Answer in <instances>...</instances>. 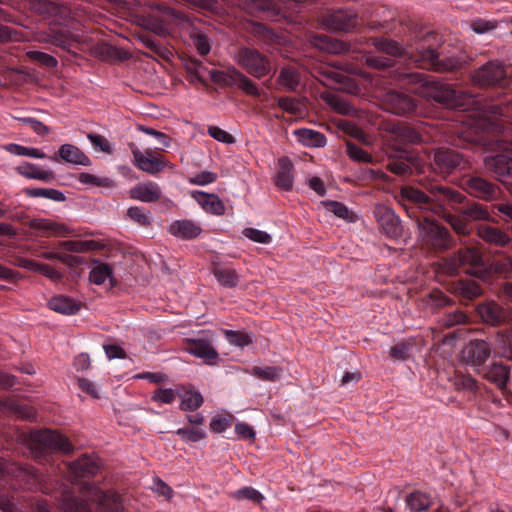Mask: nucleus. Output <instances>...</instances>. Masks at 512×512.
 Instances as JSON below:
<instances>
[{
    "mask_svg": "<svg viewBox=\"0 0 512 512\" xmlns=\"http://www.w3.org/2000/svg\"><path fill=\"white\" fill-rule=\"evenodd\" d=\"M407 79L408 83L420 84L416 93L421 97L433 100L447 108L469 112L472 129L482 133H500L503 131V120L499 116L510 115L512 102L505 104L483 103L476 95L457 91L451 85L435 80H428L423 73L400 74L399 80Z\"/></svg>",
    "mask_w": 512,
    "mask_h": 512,
    "instance_id": "obj_1",
    "label": "nucleus"
},
{
    "mask_svg": "<svg viewBox=\"0 0 512 512\" xmlns=\"http://www.w3.org/2000/svg\"><path fill=\"white\" fill-rule=\"evenodd\" d=\"M421 184L429 195L415 187L404 186L400 190L399 201L403 202V205L410 203L422 210L431 211L443 217L456 233L468 235L472 230L471 222L459 213L458 209V205L466 197L459 191L438 185L434 181L427 180Z\"/></svg>",
    "mask_w": 512,
    "mask_h": 512,
    "instance_id": "obj_2",
    "label": "nucleus"
},
{
    "mask_svg": "<svg viewBox=\"0 0 512 512\" xmlns=\"http://www.w3.org/2000/svg\"><path fill=\"white\" fill-rule=\"evenodd\" d=\"M308 0H237L238 6L246 13L255 15L265 13L268 17L283 18L297 23V15Z\"/></svg>",
    "mask_w": 512,
    "mask_h": 512,
    "instance_id": "obj_3",
    "label": "nucleus"
},
{
    "mask_svg": "<svg viewBox=\"0 0 512 512\" xmlns=\"http://www.w3.org/2000/svg\"><path fill=\"white\" fill-rule=\"evenodd\" d=\"M32 449L37 458L46 459L53 452H72L73 445L59 432L45 429L32 435Z\"/></svg>",
    "mask_w": 512,
    "mask_h": 512,
    "instance_id": "obj_4",
    "label": "nucleus"
},
{
    "mask_svg": "<svg viewBox=\"0 0 512 512\" xmlns=\"http://www.w3.org/2000/svg\"><path fill=\"white\" fill-rule=\"evenodd\" d=\"M498 153L484 158V166L501 182L512 179V141L497 139Z\"/></svg>",
    "mask_w": 512,
    "mask_h": 512,
    "instance_id": "obj_5",
    "label": "nucleus"
},
{
    "mask_svg": "<svg viewBox=\"0 0 512 512\" xmlns=\"http://www.w3.org/2000/svg\"><path fill=\"white\" fill-rule=\"evenodd\" d=\"M410 58L418 68L441 73L453 72L463 66V61L458 57H447L440 60L438 53L432 48H417L416 52L412 53Z\"/></svg>",
    "mask_w": 512,
    "mask_h": 512,
    "instance_id": "obj_6",
    "label": "nucleus"
},
{
    "mask_svg": "<svg viewBox=\"0 0 512 512\" xmlns=\"http://www.w3.org/2000/svg\"><path fill=\"white\" fill-rule=\"evenodd\" d=\"M0 473L10 477L14 481L13 485L21 489L31 490L42 481V474L33 466L9 462L2 457H0Z\"/></svg>",
    "mask_w": 512,
    "mask_h": 512,
    "instance_id": "obj_7",
    "label": "nucleus"
},
{
    "mask_svg": "<svg viewBox=\"0 0 512 512\" xmlns=\"http://www.w3.org/2000/svg\"><path fill=\"white\" fill-rule=\"evenodd\" d=\"M419 236L424 245L434 251H444L452 246V238L449 231L438 224L434 219L423 216L418 220Z\"/></svg>",
    "mask_w": 512,
    "mask_h": 512,
    "instance_id": "obj_8",
    "label": "nucleus"
},
{
    "mask_svg": "<svg viewBox=\"0 0 512 512\" xmlns=\"http://www.w3.org/2000/svg\"><path fill=\"white\" fill-rule=\"evenodd\" d=\"M92 247V241H59L54 251L43 252L41 253V257L47 260L57 259L70 267H77L78 265L83 263V259L79 256L70 255L66 252L80 253L88 251L92 249Z\"/></svg>",
    "mask_w": 512,
    "mask_h": 512,
    "instance_id": "obj_9",
    "label": "nucleus"
},
{
    "mask_svg": "<svg viewBox=\"0 0 512 512\" xmlns=\"http://www.w3.org/2000/svg\"><path fill=\"white\" fill-rule=\"evenodd\" d=\"M236 60L253 77L262 78L270 72V61L255 48L241 47L236 54Z\"/></svg>",
    "mask_w": 512,
    "mask_h": 512,
    "instance_id": "obj_10",
    "label": "nucleus"
},
{
    "mask_svg": "<svg viewBox=\"0 0 512 512\" xmlns=\"http://www.w3.org/2000/svg\"><path fill=\"white\" fill-rule=\"evenodd\" d=\"M470 163L458 151L449 148H439L434 154V169L443 176L456 170H465Z\"/></svg>",
    "mask_w": 512,
    "mask_h": 512,
    "instance_id": "obj_11",
    "label": "nucleus"
},
{
    "mask_svg": "<svg viewBox=\"0 0 512 512\" xmlns=\"http://www.w3.org/2000/svg\"><path fill=\"white\" fill-rule=\"evenodd\" d=\"M461 187L470 196L487 202L498 199L501 194V189L498 185L481 176H468L464 178Z\"/></svg>",
    "mask_w": 512,
    "mask_h": 512,
    "instance_id": "obj_12",
    "label": "nucleus"
},
{
    "mask_svg": "<svg viewBox=\"0 0 512 512\" xmlns=\"http://www.w3.org/2000/svg\"><path fill=\"white\" fill-rule=\"evenodd\" d=\"M505 78V66L498 61L487 62L471 75L473 84L479 87L500 86Z\"/></svg>",
    "mask_w": 512,
    "mask_h": 512,
    "instance_id": "obj_13",
    "label": "nucleus"
},
{
    "mask_svg": "<svg viewBox=\"0 0 512 512\" xmlns=\"http://www.w3.org/2000/svg\"><path fill=\"white\" fill-rule=\"evenodd\" d=\"M211 80L220 85H236L239 89L250 96L259 97L260 89L247 76L242 72L233 70L232 73L227 74L222 71H211Z\"/></svg>",
    "mask_w": 512,
    "mask_h": 512,
    "instance_id": "obj_14",
    "label": "nucleus"
},
{
    "mask_svg": "<svg viewBox=\"0 0 512 512\" xmlns=\"http://www.w3.org/2000/svg\"><path fill=\"white\" fill-rule=\"evenodd\" d=\"M157 15H153L148 23L149 30L157 36H167L173 25L180 19V14L165 4H157Z\"/></svg>",
    "mask_w": 512,
    "mask_h": 512,
    "instance_id": "obj_15",
    "label": "nucleus"
},
{
    "mask_svg": "<svg viewBox=\"0 0 512 512\" xmlns=\"http://www.w3.org/2000/svg\"><path fill=\"white\" fill-rule=\"evenodd\" d=\"M382 105L385 110L402 116L408 115L415 110L416 100L406 93L389 90L383 95Z\"/></svg>",
    "mask_w": 512,
    "mask_h": 512,
    "instance_id": "obj_16",
    "label": "nucleus"
},
{
    "mask_svg": "<svg viewBox=\"0 0 512 512\" xmlns=\"http://www.w3.org/2000/svg\"><path fill=\"white\" fill-rule=\"evenodd\" d=\"M185 350L195 357L203 359L207 364L215 363L219 356L213 346V338L208 334H204L198 338L186 339Z\"/></svg>",
    "mask_w": 512,
    "mask_h": 512,
    "instance_id": "obj_17",
    "label": "nucleus"
},
{
    "mask_svg": "<svg viewBox=\"0 0 512 512\" xmlns=\"http://www.w3.org/2000/svg\"><path fill=\"white\" fill-rule=\"evenodd\" d=\"M374 216L385 235L391 239L402 236V225L399 217L386 205H376Z\"/></svg>",
    "mask_w": 512,
    "mask_h": 512,
    "instance_id": "obj_18",
    "label": "nucleus"
},
{
    "mask_svg": "<svg viewBox=\"0 0 512 512\" xmlns=\"http://www.w3.org/2000/svg\"><path fill=\"white\" fill-rule=\"evenodd\" d=\"M357 24L356 15L343 9L322 11V28L347 31Z\"/></svg>",
    "mask_w": 512,
    "mask_h": 512,
    "instance_id": "obj_19",
    "label": "nucleus"
},
{
    "mask_svg": "<svg viewBox=\"0 0 512 512\" xmlns=\"http://www.w3.org/2000/svg\"><path fill=\"white\" fill-rule=\"evenodd\" d=\"M68 472L73 482L91 478L100 470L98 459L94 456L83 454L75 461L68 464Z\"/></svg>",
    "mask_w": 512,
    "mask_h": 512,
    "instance_id": "obj_20",
    "label": "nucleus"
},
{
    "mask_svg": "<svg viewBox=\"0 0 512 512\" xmlns=\"http://www.w3.org/2000/svg\"><path fill=\"white\" fill-rule=\"evenodd\" d=\"M132 154L136 167L148 174L156 175L166 166L164 157L150 149L141 152L138 148H134Z\"/></svg>",
    "mask_w": 512,
    "mask_h": 512,
    "instance_id": "obj_21",
    "label": "nucleus"
},
{
    "mask_svg": "<svg viewBox=\"0 0 512 512\" xmlns=\"http://www.w3.org/2000/svg\"><path fill=\"white\" fill-rule=\"evenodd\" d=\"M491 354L490 344L484 340L470 341L462 350V359L465 363L479 367L482 366Z\"/></svg>",
    "mask_w": 512,
    "mask_h": 512,
    "instance_id": "obj_22",
    "label": "nucleus"
},
{
    "mask_svg": "<svg viewBox=\"0 0 512 512\" xmlns=\"http://www.w3.org/2000/svg\"><path fill=\"white\" fill-rule=\"evenodd\" d=\"M462 269L473 276L482 277L485 273V265L482 254L475 247H466L458 252Z\"/></svg>",
    "mask_w": 512,
    "mask_h": 512,
    "instance_id": "obj_23",
    "label": "nucleus"
},
{
    "mask_svg": "<svg viewBox=\"0 0 512 512\" xmlns=\"http://www.w3.org/2000/svg\"><path fill=\"white\" fill-rule=\"evenodd\" d=\"M507 309L497 302L485 301L476 307V312L482 321L491 326L507 324Z\"/></svg>",
    "mask_w": 512,
    "mask_h": 512,
    "instance_id": "obj_24",
    "label": "nucleus"
},
{
    "mask_svg": "<svg viewBox=\"0 0 512 512\" xmlns=\"http://www.w3.org/2000/svg\"><path fill=\"white\" fill-rule=\"evenodd\" d=\"M385 130L390 140L399 145L416 144L421 141L419 132L404 122L388 123Z\"/></svg>",
    "mask_w": 512,
    "mask_h": 512,
    "instance_id": "obj_25",
    "label": "nucleus"
},
{
    "mask_svg": "<svg viewBox=\"0 0 512 512\" xmlns=\"http://www.w3.org/2000/svg\"><path fill=\"white\" fill-rule=\"evenodd\" d=\"M30 227L37 230L45 237H66L73 233V230L65 224L44 218H36L30 221Z\"/></svg>",
    "mask_w": 512,
    "mask_h": 512,
    "instance_id": "obj_26",
    "label": "nucleus"
},
{
    "mask_svg": "<svg viewBox=\"0 0 512 512\" xmlns=\"http://www.w3.org/2000/svg\"><path fill=\"white\" fill-rule=\"evenodd\" d=\"M50 159L55 162L63 160L64 162L75 165H91V160L89 159V157L86 156L78 147L72 144L61 145L58 149V152L51 156Z\"/></svg>",
    "mask_w": 512,
    "mask_h": 512,
    "instance_id": "obj_27",
    "label": "nucleus"
},
{
    "mask_svg": "<svg viewBox=\"0 0 512 512\" xmlns=\"http://www.w3.org/2000/svg\"><path fill=\"white\" fill-rule=\"evenodd\" d=\"M482 376L493 383L498 389L504 391L510 376V368L502 363L493 362L482 370Z\"/></svg>",
    "mask_w": 512,
    "mask_h": 512,
    "instance_id": "obj_28",
    "label": "nucleus"
},
{
    "mask_svg": "<svg viewBox=\"0 0 512 512\" xmlns=\"http://www.w3.org/2000/svg\"><path fill=\"white\" fill-rule=\"evenodd\" d=\"M210 33L211 29L209 27L200 24H192L190 27L189 36L191 42L201 56L208 55L211 50Z\"/></svg>",
    "mask_w": 512,
    "mask_h": 512,
    "instance_id": "obj_29",
    "label": "nucleus"
},
{
    "mask_svg": "<svg viewBox=\"0 0 512 512\" xmlns=\"http://www.w3.org/2000/svg\"><path fill=\"white\" fill-rule=\"evenodd\" d=\"M130 197L145 203L157 202L162 197L159 185L153 181L138 183L130 190Z\"/></svg>",
    "mask_w": 512,
    "mask_h": 512,
    "instance_id": "obj_30",
    "label": "nucleus"
},
{
    "mask_svg": "<svg viewBox=\"0 0 512 512\" xmlns=\"http://www.w3.org/2000/svg\"><path fill=\"white\" fill-rule=\"evenodd\" d=\"M192 197L208 213L222 215L225 212V205L215 194H208L203 191H193Z\"/></svg>",
    "mask_w": 512,
    "mask_h": 512,
    "instance_id": "obj_31",
    "label": "nucleus"
},
{
    "mask_svg": "<svg viewBox=\"0 0 512 512\" xmlns=\"http://www.w3.org/2000/svg\"><path fill=\"white\" fill-rule=\"evenodd\" d=\"M477 234L485 242L499 247L506 246L511 240L504 231L489 225H480Z\"/></svg>",
    "mask_w": 512,
    "mask_h": 512,
    "instance_id": "obj_32",
    "label": "nucleus"
},
{
    "mask_svg": "<svg viewBox=\"0 0 512 512\" xmlns=\"http://www.w3.org/2000/svg\"><path fill=\"white\" fill-rule=\"evenodd\" d=\"M201 227L192 220H177L170 227L169 232L185 240L194 239L200 235Z\"/></svg>",
    "mask_w": 512,
    "mask_h": 512,
    "instance_id": "obj_33",
    "label": "nucleus"
},
{
    "mask_svg": "<svg viewBox=\"0 0 512 512\" xmlns=\"http://www.w3.org/2000/svg\"><path fill=\"white\" fill-rule=\"evenodd\" d=\"M278 165L279 170L275 177V184L278 188L289 191L293 186V164L289 158L282 157L279 159Z\"/></svg>",
    "mask_w": 512,
    "mask_h": 512,
    "instance_id": "obj_34",
    "label": "nucleus"
},
{
    "mask_svg": "<svg viewBox=\"0 0 512 512\" xmlns=\"http://www.w3.org/2000/svg\"><path fill=\"white\" fill-rule=\"evenodd\" d=\"M48 306L51 310L65 315L76 314L80 310L78 302L63 295L52 297L48 302Z\"/></svg>",
    "mask_w": 512,
    "mask_h": 512,
    "instance_id": "obj_35",
    "label": "nucleus"
},
{
    "mask_svg": "<svg viewBox=\"0 0 512 512\" xmlns=\"http://www.w3.org/2000/svg\"><path fill=\"white\" fill-rule=\"evenodd\" d=\"M19 174L29 179H36L43 182H51L55 178V174L50 170H43L33 163H24L17 168Z\"/></svg>",
    "mask_w": 512,
    "mask_h": 512,
    "instance_id": "obj_36",
    "label": "nucleus"
},
{
    "mask_svg": "<svg viewBox=\"0 0 512 512\" xmlns=\"http://www.w3.org/2000/svg\"><path fill=\"white\" fill-rule=\"evenodd\" d=\"M277 82L287 91H296L300 85V73L295 66H284L280 71Z\"/></svg>",
    "mask_w": 512,
    "mask_h": 512,
    "instance_id": "obj_37",
    "label": "nucleus"
},
{
    "mask_svg": "<svg viewBox=\"0 0 512 512\" xmlns=\"http://www.w3.org/2000/svg\"><path fill=\"white\" fill-rule=\"evenodd\" d=\"M33 8L40 14L49 17H67L69 14V9L66 6L48 0L34 3Z\"/></svg>",
    "mask_w": 512,
    "mask_h": 512,
    "instance_id": "obj_38",
    "label": "nucleus"
},
{
    "mask_svg": "<svg viewBox=\"0 0 512 512\" xmlns=\"http://www.w3.org/2000/svg\"><path fill=\"white\" fill-rule=\"evenodd\" d=\"M89 280L96 285H102L106 281H109L110 286H114L112 267L107 263L95 265L90 271Z\"/></svg>",
    "mask_w": 512,
    "mask_h": 512,
    "instance_id": "obj_39",
    "label": "nucleus"
},
{
    "mask_svg": "<svg viewBox=\"0 0 512 512\" xmlns=\"http://www.w3.org/2000/svg\"><path fill=\"white\" fill-rule=\"evenodd\" d=\"M212 272L220 285L226 288H234L239 283V275L230 267L216 266Z\"/></svg>",
    "mask_w": 512,
    "mask_h": 512,
    "instance_id": "obj_40",
    "label": "nucleus"
},
{
    "mask_svg": "<svg viewBox=\"0 0 512 512\" xmlns=\"http://www.w3.org/2000/svg\"><path fill=\"white\" fill-rule=\"evenodd\" d=\"M453 385L457 391L467 392L469 395L477 396L479 391L478 382L470 375L456 374Z\"/></svg>",
    "mask_w": 512,
    "mask_h": 512,
    "instance_id": "obj_41",
    "label": "nucleus"
},
{
    "mask_svg": "<svg viewBox=\"0 0 512 512\" xmlns=\"http://www.w3.org/2000/svg\"><path fill=\"white\" fill-rule=\"evenodd\" d=\"M458 209L459 213L466 217L470 222L476 220H489L490 218L487 208L476 202Z\"/></svg>",
    "mask_w": 512,
    "mask_h": 512,
    "instance_id": "obj_42",
    "label": "nucleus"
},
{
    "mask_svg": "<svg viewBox=\"0 0 512 512\" xmlns=\"http://www.w3.org/2000/svg\"><path fill=\"white\" fill-rule=\"evenodd\" d=\"M22 266L32 271L39 272L53 281H59L62 279V274L59 271L47 264L39 263L35 260H22Z\"/></svg>",
    "mask_w": 512,
    "mask_h": 512,
    "instance_id": "obj_43",
    "label": "nucleus"
},
{
    "mask_svg": "<svg viewBox=\"0 0 512 512\" xmlns=\"http://www.w3.org/2000/svg\"><path fill=\"white\" fill-rule=\"evenodd\" d=\"M100 507L103 512H122L123 506L120 501V496L116 493H107L100 491L99 495Z\"/></svg>",
    "mask_w": 512,
    "mask_h": 512,
    "instance_id": "obj_44",
    "label": "nucleus"
},
{
    "mask_svg": "<svg viewBox=\"0 0 512 512\" xmlns=\"http://www.w3.org/2000/svg\"><path fill=\"white\" fill-rule=\"evenodd\" d=\"M322 206L327 212H330L340 219L348 222H355L356 215L350 211L343 203L337 201H325L322 202Z\"/></svg>",
    "mask_w": 512,
    "mask_h": 512,
    "instance_id": "obj_45",
    "label": "nucleus"
},
{
    "mask_svg": "<svg viewBox=\"0 0 512 512\" xmlns=\"http://www.w3.org/2000/svg\"><path fill=\"white\" fill-rule=\"evenodd\" d=\"M24 192L27 196L33 198L42 197L56 202H63L66 200L65 195L61 191L51 188H26Z\"/></svg>",
    "mask_w": 512,
    "mask_h": 512,
    "instance_id": "obj_46",
    "label": "nucleus"
},
{
    "mask_svg": "<svg viewBox=\"0 0 512 512\" xmlns=\"http://www.w3.org/2000/svg\"><path fill=\"white\" fill-rule=\"evenodd\" d=\"M373 45L377 50L391 56H400L404 53L403 48L399 43L391 39L383 37L374 38Z\"/></svg>",
    "mask_w": 512,
    "mask_h": 512,
    "instance_id": "obj_47",
    "label": "nucleus"
},
{
    "mask_svg": "<svg viewBox=\"0 0 512 512\" xmlns=\"http://www.w3.org/2000/svg\"><path fill=\"white\" fill-rule=\"evenodd\" d=\"M186 69L188 73L195 77L199 82L205 84V73H208V75L211 77V70H208L206 64L196 58H189V60L186 63ZM212 71H216L215 69H212Z\"/></svg>",
    "mask_w": 512,
    "mask_h": 512,
    "instance_id": "obj_48",
    "label": "nucleus"
},
{
    "mask_svg": "<svg viewBox=\"0 0 512 512\" xmlns=\"http://www.w3.org/2000/svg\"><path fill=\"white\" fill-rule=\"evenodd\" d=\"M406 502L412 512L424 511L431 505L429 496L421 492H413L409 494Z\"/></svg>",
    "mask_w": 512,
    "mask_h": 512,
    "instance_id": "obj_49",
    "label": "nucleus"
},
{
    "mask_svg": "<svg viewBox=\"0 0 512 512\" xmlns=\"http://www.w3.org/2000/svg\"><path fill=\"white\" fill-rule=\"evenodd\" d=\"M457 291L468 300L475 299L482 294L481 286L473 280H462L457 285Z\"/></svg>",
    "mask_w": 512,
    "mask_h": 512,
    "instance_id": "obj_50",
    "label": "nucleus"
},
{
    "mask_svg": "<svg viewBox=\"0 0 512 512\" xmlns=\"http://www.w3.org/2000/svg\"><path fill=\"white\" fill-rule=\"evenodd\" d=\"M61 507L64 512H90L89 505L85 500L72 495L64 497Z\"/></svg>",
    "mask_w": 512,
    "mask_h": 512,
    "instance_id": "obj_51",
    "label": "nucleus"
},
{
    "mask_svg": "<svg viewBox=\"0 0 512 512\" xmlns=\"http://www.w3.org/2000/svg\"><path fill=\"white\" fill-rule=\"evenodd\" d=\"M52 38L53 44L69 52H72L78 45L74 35L64 30L54 33Z\"/></svg>",
    "mask_w": 512,
    "mask_h": 512,
    "instance_id": "obj_52",
    "label": "nucleus"
},
{
    "mask_svg": "<svg viewBox=\"0 0 512 512\" xmlns=\"http://www.w3.org/2000/svg\"><path fill=\"white\" fill-rule=\"evenodd\" d=\"M203 404V397L199 392L187 391L182 396L180 409L183 411H195Z\"/></svg>",
    "mask_w": 512,
    "mask_h": 512,
    "instance_id": "obj_53",
    "label": "nucleus"
},
{
    "mask_svg": "<svg viewBox=\"0 0 512 512\" xmlns=\"http://www.w3.org/2000/svg\"><path fill=\"white\" fill-rule=\"evenodd\" d=\"M411 164H412L411 158L399 157V158L390 160L387 164V169L394 174L403 176V175H407V174L411 173V171H412Z\"/></svg>",
    "mask_w": 512,
    "mask_h": 512,
    "instance_id": "obj_54",
    "label": "nucleus"
},
{
    "mask_svg": "<svg viewBox=\"0 0 512 512\" xmlns=\"http://www.w3.org/2000/svg\"><path fill=\"white\" fill-rule=\"evenodd\" d=\"M222 332L231 345L243 348L252 342L250 335L245 332L228 329H224Z\"/></svg>",
    "mask_w": 512,
    "mask_h": 512,
    "instance_id": "obj_55",
    "label": "nucleus"
},
{
    "mask_svg": "<svg viewBox=\"0 0 512 512\" xmlns=\"http://www.w3.org/2000/svg\"><path fill=\"white\" fill-rule=\"evenodd\" d=\"M298 141L311 147L320 146V133L311 129L302 128L295 131Z\"/></svg>",
    "mask_w": 512,
    "mask_h": 512,
    "instance_id": "obj_56",
    "label": "nucleus"
},
{
    "mask_svg": "<svg viewBox=\"0 0 512 512\" xmlns=\"http://www.w3.org/2000/svg\"><path fill=\"white\" fill-rule=\"evenodd\" d=\"M183 441L186 442H198L204 438H206V432L203 429L195 428V427H182L177 429L175 432Z\"/></svg>",
    "mask_w": 512,
    "mask_h": 512,
    "instance_id": "obj_57",
    "label": "nucleus"
},
{
    "mask_svg": "<svg viewBox=\"0 0 512 512\" xmlns=\"http://www.w3.org/2000/svg\"><path fill=\"white\" fill-rule=\"evenodd\" d=\"M275 100L277 106L289 114L297 115L301 112V103L296 98L283 96L276 97Z\"/></svg>",
    "mask_w": 512,
    "mask_h": 512,
    "instance_id": "obj_58",
    "label": "nucleus"
},
{
    "mask_svg": "<svg viewBox=\"0 0 512 512\" xmlns=\"http://www.w3.org/2000/svg\"><path fill=\"white\" fill-rule=\"evenodd\" d=\"M462 269L458 253L452 257L445 258L439 263V270L447 275H455Z\"/></svg>",
    "mask_w": 512,
    "mask_h": 512,
    "instance_id": "obj_59",
    "label": "nucleus"
},
{
    "mask_svg": "<svg viewBox=\"0 0 512 512\" xmlns=\"http://www.w3.org/2000/svg\"><path fill=\"white\" fill-rule=\"evenodd\" d=\"M139 39L153 53L161 57H166L168 50L165 47H163L161 43L152 35L144 33L139 36Z\"/></svg>",
    "mask_w": 512,
    "mask_h": 512,
    "instance_id": "obj_60",
    "label": "nucleus"
},
{
    "mask_svg": "<svg viewBox=\"0 0 512 512\" xmlns=\"http://www.w3.org/2000/svg\"><path fill=\"white\" fill-rule=\"evenodd\" d=\"M252 375L265 381H275L280 376V369L274 366L253 367Z\"/></svg>",
    "mask_w": 512,
    "mask_h": 512,
    "instance_id": "obj_61",
    "label": "nucleus"
},
{
    "mask_svg": "<svg viewBox=\"0 0 512 512\" xmlns=\"http://www.w3.org/2000/svg\"><path fill=\"white\" fill-rule=\"evenodd\" d=\"M412 345L409 342H399L390 349V357L396 361H405L411 355Z\"/></svg>",
    "mask_w": 512,
    "mask_h": 512,
    "instance_id": "obj_62",
    "label": "nucleus"
},
{
    "mask_svg": "<svg viewBox=\"0 0 512 512\" xmlns=\"http://www.w3.org/2000/svg\"><path fill=\"white\" fill-rule=\"evenodd\" d=\"M326 101L338 113L350 115L354 113V108L344 98L339 96H328Z\"/></svg>",
    "mask_w": 512,
    "mask_h": 512,
    "instance_id": "obj_63",
    "label": "nucleus"
},
{
    "mask_svg": "<svg viewBox=\"0 0 512 512\" xmlns=\"http://www.w3.org/2000/svg\"><path fill=\"white\" fill-rule=\"evenodd\" d=\"M491 268L495 273L503 275L505 278L512 274V258L504 257L491 264Z\"/></svg>",
    "mask_w": 512,
    "mask_h": 512,
    "instance_id": "obj_64",
    "label": "nucleus"
}]
</instances>
